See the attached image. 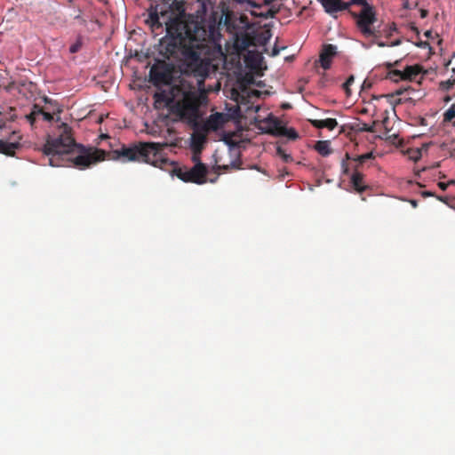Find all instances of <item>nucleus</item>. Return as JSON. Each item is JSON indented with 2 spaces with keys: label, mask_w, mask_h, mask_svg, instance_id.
Segmentation results:
<instances>
[{
  "label": "nucleus",
  "mask_w": 455,
  "mask_h": 455,
  "mask_svg": "<svg viewBox=\"0 0 455 455\" xmlns=\"http://www.w3.org/2000/svg\"><path fill=\"white\" fill-rule=\"evenodd\" d=\"M323 7L324 11L331 15L333 13L348 10L354 4H350V0H317Z\"/></svg>",
  "instance_id": "obj_12"
},
{
  "label": "nucleus",
  "mask_w": 455,
  "mask_h": 455,
  "mask_svg": "<svg viewBox=\"0 0 455 455\" xmlns=\"http://www.w3.org/2000/svg\"><path fill=\"white\" fill-rule=\"evenodd\" d=\"M154 99L156 104H164L169 108L172 114L178 116L179 120L186 123L196 132L206 133L210 131H218L226 122L225 115L219 112L212 114L202 122L201 107L207 104V94L204 90L185 80L172 85L168 90L156 92Z\"/></svg>",
  "instance_id": "obj_2"
},
{
  "label": "nucleus",
  "mask_w": 455,
  "mask_h": 455,
  "mask_svg": "<svg viewBox=\"0 0 455 455\" xmlns=\"http://www.w3.org/2000/svg\"><path fill=\"white\" fill-rule=\"evenodd\" d=\"M380 31H381V37L384 36L386 38H390L393 34L395 32L397 31V28H396V25L395 23H390V24H387L382 29L380 28Z\"/></svg>",
  "instance_id": "obj_24"
},
{
  "label": "nucleus",
  "mask_w": 455,
  "mask_h": 455,
  "mask_svg": "<svg viewBox=\"0 0 455 455\" xmlns=\"http://www.w3.org/2000/svg\"><path fill=\"white\" fill-rule=\"evenodd\" d=\"M44 108L39 107L38 105H34L32 111L29 115L27 116L28 120L33 125L36 120L39 117H42V114H44Z\"/></svg>",
  "instance_id": "obj_22"
},
{
  "label": "nucleus",
  "mask_w": 455,
  "mask_h": 455,
  "mask_svg": "<svg viewBox=\"0 0 455 455\" xmlns=\"http://www.w3.org/2000/svg\"><path fill=\"white\" fill-rule=\"evenodd\" d=\"M354 82H355L354 76H350L347 79V81L343 84V88L346 91L347 95L350 94V86L353 84Z\"/></svg>",
  "instance_id": "obj_33"
},
{
  "label": "nucleus",
  "mask_w": 455,
  "mask_h": 455,
  "mask_svg": "<svg viewBox=\"0 0 455 455\" xmlns=\"http://www.w3.org/2000/svg\"><path fill=\"white\" fill-rule=\"evenodd\" d=\"M279 135L285 136V137H287V138H289L291 140H293L299 138V134H298V132H296L295 129H293V128H287L285 126H284L283 129H282L281 132H279Z\"/></svg>",
  "instance_id": "obj_26"
},
{
  "label": "nucleus",
  "mask_w": 455,
  "mask_h": 455,
  "mask_svg": "<svg viewBox=\"0 0 455 455\" xmlns=\"http://www.w3.org/2000/svg\"><path fill=\"white\" fill-rule=\"evenodd\" d=\"M336 53L337 47L335 45H323L319 56V62L323 69L327 70L331 68L332 58L336 55Z\"/></svg>",
  "instance_id": "obj_13"
},
{
  "label": "nucleus",
  "mask_w": 455,
  "mask_h": 455,
  "mask_svg": "<svg viewBox=\"0 0 455 455\" xmlns=\"http://www.w3.org/2000/svg\"><path fill=\"white\" fill-rule=\"evenodd\" d=\"M177 11L179 13L165 23L166 36L160 39L159 53L167 60L180 55L185 72L204 79L209 75L211 62L203 55L207 52V43L220 41L219 27L214 22L201 24L187 15L181 4H177Z\"/></svg>",
  "instance_id": "obj_1"
},
{
  "label": "nucleus",
  "mask_w": 455,
  "mask_h": 455,
  "mask_svg": "<svg viewBox=\"0 0 455 455\" xmlns=\"http://www.w3.org/2000/svg\"><path fill=\"white\" fill-rule=\"evenodd\" d=\"M291 108V104H290V103H283V104L282 105V108H283V109H289V108Z\"/></svg>",
  "instance_id": "obj_46"
},
{
  "label": "nucleus",
  "mask_w": 455,
  "mask_h": 455,
  "mask_svg": "<svg viewBox=\"0 0 455 455\" xmlns=\"http://www.w3.org/2000/svg\"><path fill=\"white\" fill-rule=\"evenodd\" d=\"M410 203L413 208H416L418 206V201L417 200H410Z\"/></svg>",
  "instance_id": "obj_45"
},
{
  "label": "nucleus",
  "mask_w": 455,
  "mask_h": 455,
  "mask_svg": "<svg viewBox=\"0 0 455 455\" xmlns=\"http://www.w3.org/2000/svg\"><path fill=\"white\" fill-rule=\"evenodd\" d=\"M42 118L44 121L51 122L53 119L52 114L44 110V114H42Z\"/></svg>",
  "instance_id": "obj_38"
},
{
  "label": "nucleus",
  "mask_w": 455,
  "mask_h": 455,
  "mask_svg": "<svg viewBox=\"0 0 455 455\" xmlns=\"http://www.w3.org/2000/svg\"><path fill=\"white\" fill-rule=\"evenodd\" d=\"M253 46H265L271 38V32L269 29L252 32Z\"/></svg>",
  "instance_id": "obj_16"
},
{
  "label": "nucleus",
  "mask_w": 455,
  "mask_h": 455,
  "mask_svg": "<svg viewBox=\"0 0 455 455\" xmlns=\"http://www.w3.org/2000/svg\"><path fill=\"white\" fill-rule=\"evenodd\" d=\"M358 131H360V132H374V127H373V125H369V124L363 123L358 128Z\"/></svg>",
  "instance_id": "obj_34"
},
{
  "label": "nucleus",
  "mask_w": 455,
  "mask_h": 455,
  "mask_svg": "<svg viewBox=\"0 0 455 455\" xmlns=\"http://www.w3.org/2000/svg\"><path fill=\"white\" fill-rule=\"evenodd\" d=\"M3 126H4V124H0V129H2V128H3Z\"/></svg>",
  "instance_id": "obj_51"
},
{
  "label": "nucleus",
  "mask_w": 455,
  "mask_h": 455,
  "mask_svg": "<svg viewBox=\"0 0 455 455\" xmlns=\"http://www.w3.org/2000/svg\"><path fill=\"white\" fill-rule=\"evenodd\" d=\"M310 124L317 129L327 128L330 131L334 130L338 126V122L334 118H327L323 120H309Z\"/></svg>",
  "instance_id": "obj_17"
},
{
  "label": "nucleus",
  "mask_w": 455,
  "mask_h": 455,
  "mask_svg": "<svg viewBox=\"0 0 455 455\" xmlns=\"http://www.w3.org/2000/svg\"><path fill=\"white\" fill-rule=\"evenodd\" d=\"M250 6L258 10L262 11L263 4L262 0H253L250 2Z\"/></svg>",
  "instance_id": "obj_35"
},
{
  "label": "nucleus",
  "mask_w": 455,
  "mask_h": 455,
  "mask_svg": "<svg viewBox=\"0 0 455 455\" xmlns=\"http://www.w3.org/2000/svg\"><path fill=\"white\" fill-rule=\"evenodd\" d=\"M277 1L278 0H262L263 8H266V10H252L251 11V14L254 17H259L265 20L275 18L281 9V4H275Z\"/></svg>",
  "instance_id": "obj_10"
},
{
  "label": "nucleus",
  "mask_w": 455,
  "mask_h": 455,
  "mask_svg": "<svg viewBox=\"0 0 455 455\" xmlns=\"http://www.w3.org/2000/svg\"><path fill=\"white\" fill-rule=\"evenodd\" d=\"M374 158V156H373V153L372 152H369V153H366V154H363V155H361V156H357L355 157H351V160L355 161V166H358V170L360 169V167L365 164L368 160H371V159H373Z\"/></svg>",
  "instance_id": "obj_23"
},
{
  "label": "nucleus",
  "mask_w": 455,
  "mask_h": 455,
  "mask_svg": "<svg viewBox=\"0 0 455 455\" xmlns=\"http://www.w3.org/2000/svg\"><path fill=\"white\" fill-rule=\"evenodd\" d=\"M200 148H198V150L194 151V154L192 156V161L195 163V164L197 163H202L200 160Z\"/></svg>",
  "instance_id": "obj_37"
},
{
  "label": "nucleus",
  "mask_w": 455,
  "mask_h": 455,
  "mask_svg": "<svg viewBox=\"0 0 455 455\" xmlns=\"http://www.w3.org/2000/svg\"><path fill=\"white\" fill-rule=\"evenodd\" d=\"M166 146L165 143L140 142L130 147L123 145L121 148L115 150L114 154L116 155V158H122L123 161H143L164 169L169 163L162 153Z\"/></svg>",
  "instance_id": "obj_4"
},
{
  "label": "nucleus",
  "mask_w": 455,
  "mask_h": 455,
  "mask_svg": "<svg viewBox=\"0 0 455 455\" xmlns=\"http://www.w3.org/2000/svg\"><path fill=\"white\" fill-rule=\"evenodd\" d=\"M75 19H76V20H78L81 22V24H83V25H84V24L86 23L85 20H84V19H83V18L81 17V15H80V14L76 15V16L75 17Z\"/></svg>",
  "instance_id": "obj_43"
},
{
  "label": "nucleus",
  "mask_w": 455,
  "mask_h": 455,
  "mask_svg": "<svg viewBox=\"0 0 455 455\" xmlns=\"http://www.w3.org/2000/svg\"><path fill=\"white\" fill-rule=\"evenodd\" d=\"M172 66L165 60H156L149 71V81L155 86L169 84L172 79Z\"/></svg>",
  "instance_id": "obj_8"
},
{
  "label": "nucleus",
  "mask_w": 455,
  "mask_h": 455,
  "mask_svg": "<svg viewBox=\"0 0 455 455\" xmlns=\"http://www.w3.org/2000/svg\"><path fill=\"white\" fill-rule=\"evenodd\" d=\"M204 140H205L204 134H200V135L194 134L192 137L193 150L194 151L198 150V148H200V151H201Z\"/></svg>",
  "instance_id": "obj_25"
},
{
  "label": "nucleus",
  "mask_w": 455,
  "mask_h": 455,
  "mask_svg": "<svg viewBox=\"0 0 455 455\" xmlns=\"http://www.w3.org/2000/svg\"><path fill=\"white\" fill-rule=\"evenodd\" d=\"M83 46V40L81 36H78L74 44H72L69 47V52L71 53L78 52Z\"/></svg>",
  "instance_id": "obj_29"
},
{
  "label": "nucleus",
  "mask_w": 455,
  "mask_h": 455,
  "mask_svg": "<svg viewBox=\"0 0 455 455\" xmlns=\"http://www.w3.org/2000/svg\"><path fill=\"white\" fill-rule=\"evenodd\" d=\"M402 44V40L401 39H396L393 42H391L389 44V46H397V45H400Z\"/></svg>",
  "instance_id": "obj_42"
},
{
  "label": "nucleus",
  "mask_w": 455,
  "mask_h": 455,
  "mask_svg": "<svg viewBox=\"0 0 455 455\" xmlns=\"http://www.w3.org/2000/svg\"><path fill=\"white\" fill-rule=\"evenodd\" d=\"M371 45L377 44L379 47L389 46V44L381 41L380 38H371Z\"/></svg>",
  "instance_id": "obj_36"
},
{
  "label": "nucleus",
  "mask_w": 455,
  "mask_h": 455,
  "mask_svg": "<svg viewBox=\"0 0 455 455\" xmlns=\"http://www.w3.org/2000/svg\"><path fill=\"white\" fill-rule=\"evenodd\" d=\"M422 196H423L424 197H427V196H434V193H433V192H430V191H424V192L422 193Z\"/></svg>",
  "instance_id": "obj_44"
},
{
  "label": "nucleus",
  "mask_w": 455,
  "mask_h": 455,
  "mask_svg": "<svg viewBox=\"0 0 455 455\" xmlns=\"http://www.w3.org/2000/svg\"><path fill=\"white\" fill-rule=\"evenodd\" d=\"M276 153L277 155L283 158V160L285 162V163H289L291 161H292V157L291 155L289 154H286L285 150L283 148H282L281 147H278L277 149H276Z\"/></svg>",
  "instance_id": "obj_31"
},
{
  "label": "nucleus",
  "mask_w": 455,
  "mask_h": 455,
  "mask_svg": "<svg viewBox=\"0 0 455 455\" xmlns=\"http://www.w3.org/2000/svg\"><path fill=\"white\" fill-rule=\"evenodd\" d=\"M176 176L185 181L196 184H204L206 182L208 167L203 163H197L193 167H177L174 169Z\"/></svg>",
  "instance_id": "obj_6"
},
{
  "label": "nucleus",
  "mask_w": 455,
  "mask_h": 455,
  "mask_svg": "<svg viewBox=\"0 0 455 455\" xmlns=\"http://www.w3.org/2000/svg\"><path fill=\"white\" fill-rule=\"evenodd\" d=\"M455 117V103L443 114V122L450 123Z\"/></svg>",
  "instance_id": "obj_28"
},
{
  "label": "nucleus",
  "mask_w": 455,
  "mask_h": 455,
  "mask_svg": "<svg viewBox=\"0 0 455 455\" xmlns=\"http://www.w3.org/2000/svg\"><path fill=\"white\" fill-rule=\"evenodd\" d=\"M429 34H430V32H429V31H427V32H426V34H425V35H426V36H429Z\"/></svg>",
  "instance_id": "obj_49"
},
{
  "label": "nucleus",
  "mask_w": 455,
  "mask_h": 455,
  "mask_svg": "<svg viewBox=\"0 0 455 455\" xmlns=\"http://www.w3.org/2000/svg\"><path fill=\"white\" fill-rule=\"evenodd\" d=\"M223 24L227 31L233 36L243 30H249L251 28V24L245 14L226 11L223 12Z\"/></svg>",
  "instance_id": "obj_7"
},
{
  "label": "nucleus",
  "mask_w": 455,
  "mask_h": 455,
  "mask_svg": "<svg viewBox=\"0 0 455 455\" xmlns=\"http://www.w3.org/2000/svg\"><path fill=\"white\" fill-rule=\"evenodd\" d=\"M57 138H48L42 149L52 167L65 166L71 163L74 167L84 170L105 160L107 152L99 148H86L76 143L72 129L65 123L60 126Z\"/></svg>",
  "instance_id": "obj_3"
},
{
  "label": "nucleus",
  "mask_w": 455,
  "mask_h": 455,
  "mask_svg": "<svg viewBox=\"0 0 455 455\" xmlns=\"http://www.w3.org/2000/svg\"><path fill=\"white\" fill-rule=\"evenodd\" d=\"M266 123L268 124V132L271 134L279 135V132L284 128L282 122L273 116L267 117Z\"/></svg>",
  "instance_id": "obj_20"
},
{
  "label": "nucleus",
  "mask_w": 455,
  "mask_h": 455,
  "mask_svg": "<svg viewBox=\"0 0 455 455\" xmlns=\"http://www.w3.org/2000/svg\"><path fill=\"white\" fill-rule=\"evenodd\" d=\"M235 46L238 51H245L249 47L253 46V37L252 33L248 32V30H243L235 35Z\"/></svg>",
  "instance_id": "obj_14"
},
{
  "label": "nucleus",
  "mask_w": 455,
  "mask_h": 455,
  "mask_svg": "<svg viewBox=\"0 0 455 455\" xmlns=\"http://www.w3.org/2000/svg\"><path fill=\"white\" fill-rule=\"evenodd\" d=\"M421 71H422V67L420 65L407 66L403 70L404 81L415 80L417 76H419L421 73Z\"/></svg>",
  "instance_id": "obj_18"
},
{
  "label": "nucleus",
  "mask_w": 455,
  "mask_h": 455,
  "mask_svg": "<svg viewBox=\"0 0 455 455\" xmlns=\"http://www.w3.org/2000/svg\"><path fill=\"white\" fill-rule=\"evenodd\" d=\"M418 5V3L416 2L413 5L409 2V0H405L403 4V6L404 9H412Z\"/></svg>",
  "instance_id": "obj_39"
},
{
  "label": "nucleus",
  "mask_w": 455,
  "mask_h": 455,
  "mask_svg": "<svg viewBox=\"0 0 455 455\" xmlns=\"http://www.w3.org/2000/svg\"><path fill=\"white\" fill-rule=\"evenodd\" d=\"M455 85V77L449 78L439 83V89L447 92Z\"/></svg>",
  "instance_id": "obj_27"
},
{
  "label": "nucleus",
  "mask_w": 455,
  "mask_h": 455,
  "mask_svg": "<svg viewBox=\"0 0 455 455\" xmlns=\"http://www.w3.org/2000/svg\"><path fill=\"white\" fill-rule=\"evenodd\" d=\"M148 18L145 22L151 28L155 36L161 34L164 30L163 23L159 20V12L157 4H150L148 8Z\"/></svg>",
  "instance_id": "obj_11"
},
{
  "label": "nucleus",
  "mask_w": 455,
  "mask_h": 455,
  "mask_svg": "<svg viewBox=\"0 0 455 455\" xmlns=\"http://www.w3.org/2000/svg\"><path fill=\"white\" fill-rule=\"evenodd\" d=\"M315 149L322 156H327L332 153L329 140H319L315 145Z\"/></svg>",
  "instance_id": "obj_21"
},
{
  "label": "nucleus",
  "mask_w": 455,
  "mask_h": 455,
  "mask_svg": "<svg viewBox=\"0 0 455 455\" xmlns=\"http://www.w3.org/2000/svg\"><path fill=\"white\" fill-rule=\"evenodd\" d=\"M437 199L440 200L441 202H446V198L443 197V196H437Z\"/></svg>",
  "instance_id": "obj_48"
},
{
  "label": "nucleus",
  "mask_w": 455,
  "mask_h": 455,
  "mask_svg": "<svg viewBox=\"0 0 455 455\" xmlns=\"http://www.w3.org/2000/svg\"><path fill=\"white\" fill-rule=\"evenodd\" d=\"M399 63V60L395 61L394 63L387 62L386 64V67L387 69H389V72L387 73V78L390 80L397 83L399 81H404L403 70L398 69H391L393 67L397 66Z\"/></svg>",
  "instance_id": "obj_19"
},
{
  "label": "nucleus",
  "mask_w": 455,
  "mask_h": 455,
  "mask_svg": "<svg viewBox=\"0 0 455 455\" xmlns=\"http://www.w3.org/2000/svg\"><path fill=\"white\" fill-rule=\"evenodd\" d=\"M363 179L364 176L360 170H358V166H354V172L350 176V183L353 188L358 193H363L368 188Z\"/></svg>",
  "instance_id": "obj_15"
},
{
  "label": "nucleus",
  "mask_w": 455,
  "mask_h": 455,
  "mask_svg": "<svg viewBox=\"0 0 455 455\" xmlns=\"http://www.w3.org/2000/svg\"><path fill=\"white\" fill-rule=\"evenodd\" d=\"M279 53V50L276 49L275 47L273 49L272 51V56H276L277 54Z\"/></svg>",
  "instance_id": "obj_47"
},
{
  "label": "nucleus",
  "mask_w": 455,
  "mask_h": 455,
  "mask_svg": "<svg viewBox=\"0 0 455 455\" xmlns=\"http://www.w3.org/2000/svg\"><path fill=\"white\" fill-rule=\"evenodd\" d=\"M215 168H216V171L228 172L230 168L231 169H237L238 166L236 165L235 162H231L230 165H228V164H223V165L218 164V165H216Z\"/></svg>",
  "instance_id": "obj_32"
},
{
  "label": "nucleus",
  "mask_w": 455,
  "mask_h": 455,
  "mask_svg": "<svg viewBox=\"0 0 455 455\" xmlns=\"http://www.w3.org/2000/svg\"><path fill=\"white\" fill-rule=\"evenodd\" d=\"M420 18L425 19L428 15V12L426 9H420Z\"/></svg>",
  "instance_id": "obj_41"
},
{
  "label": "nucleus",
  "mask_w": 455,
  "mask_h": 455,
  "mask_svg": "<svg viewBox=\"0 0 455 455\" xmlns=\"http://www.w3.org/2000/svg\"><path fill=\"white\" fill-rule=\"evenodd\" d=\"M450 183H445V182H438V187L442 189V190H446L448 186H449Z\"/></svg>",
  "instance_id": "obj_40"
},
{
  "label": "nucleus",
  "mask_w": 455,
  "mask_h": 455,
  "mask_svg": "<svg viewBox=\"0 0 455 455\" xmlns=\"http://www.w3.org/2000/svg\"><path fill=\"white\" fill-rule=\"evenodd\" d=\"M21 138L19 132L13 131L8 140H0V153L13 156L16 149L21 147Z\"/></svg>",
  "instance_id": "obj_9"
},
{
  "label": "nucleus",
  "mask_w": 455,
  "mask_h": 455,
  "mask_svg": "<svg viewBox=\"0 0 455 455\" xmlns=\"http://www.w3.org/2000/svg\"><path fill=\"white\" fill-rule=\"evenodd\" d=\"M350 4L360 5L359 12L349 11L355 19L356 27L364 38H381L380 27L375 26L377 14L374 7L367 0H350Z\"/></svg>",
  "instance_id": "obj_5"
},
{
  "label": "nucleus",
  "mask_w": 455,
  "mask_h": 455,
  "mask_svg": "<svg viewBox=\"0 0 455 455\" xmlns=\"http://www.w3.org/2000/svg\"><path fill=\"white\" fill-rule=\"evenodd\" d=\"M347 160H351V156L348 153H346L345 158L341 162L342 173L345 175H349L350 173V169L347 162Z\"/></svg>",
  "instance_id": "obj_30"
},
{
  "label": "nucleus",
  "mask_w": 455,
  "mask_h": 455,
  "mask_svg": "<svg viewBox=\"0 0 455 455\" xmlns=\"http://www.w3.org/2000/svg\"><path fill=\"white\" fill-rule=\"evenodd\" d=\"M450 100H451V98H450V97H447V98L445 99V101H449Z\"/></svg>",
  "instance_id": "obj_50"
}]
</instances>
